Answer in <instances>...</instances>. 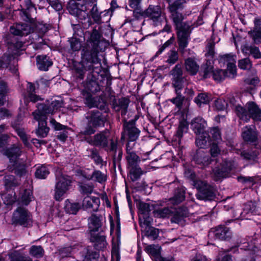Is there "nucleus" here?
<instances>
[{
  "label": "nucleus",
  "instance_id": "nucleus-12",
  "mask_svg": "<svg viewBox=\"0 0 261 261\" xmlns=\"http://www.w3.org/2000/svg\"><path fill=\"white\" fill-rule=\"evenodd\" d=\"M236 164L234 161H224L220 167L213 169L215 179L217 180L221 178H226L229 176L230 171L235 168Z\"/></svg>",
  "mask_w": 261,
  "mask_h": 261
},
{
  "label": "nucleus",
  "instance_id": "nucleus-26",
  "mask_svg": "<svg viewBox=\"0 0 261 261\" xmlns=\"http://www.w3.org/2000/svg\"><path fill=\"white\" fill-rule=\"evenodd\" d=\"M101 216L92 215L88 219L89 228L90 231H96L101 226Z\"/></svg>",
  "mask_w": 261,
  "mask_h": 261
},
{
  "label": "nucleus",
  "instance_id": "nucleus-28",
  "mask_svg": "<svg viewBox=\"0 0 261 261\" xmlns=\"http://www.w3.org/2000/svg\"><path fill=\"white\" fill-rule=\"evenodd\" d=\"M185 66L186 70L192 75H195L199 70V66L192 58H188L185 60Z\"/></svg>",
  "mask_w": 261,
  "mask_h": 261
},
{
  "label": "nucleus",
  "instance_id": "nucleus-32",
  "mask_svg": "<svg viewBox=\"0 0 261 261\" xmlns=\"http://www.w3.org/2000/svg\"><path fill=\"white\" fill-rule=\"evenodd\" d=\"M37 64L40 70L46 71L52 65V62L46 56H38L37 57Z\"/></svg>",
  "mask_w": 261,
  "mask_h": 261
},
{
  "label": "nucleus",
  "instance_id": "nucleus-9",
  "mask_svg": "<svg viewBox=\"0 0 261 261\" xmlns=\"http://www.w3.org/2000/svg\"><path fill=\"white\" fill-rule=\"evenodd\" d=\"M55 174L57 182L55 198L57 200H60L69 190L71 180L69 176L63 174L60 171H57Z\"/></svg>",
  "mask_w": 261,
  "mask_h": 261
},
{
  "label": "nucleus",
  "instance_id": "nucleus-45",
  "mask_svg": "<svg viewBox=\"0 0 261 261\" xmlns=\"http://www.w3.org/2000/svg\"><path fill=\"white\" fill-rule=\"evenodd\" d=\"M173 81L183 79L182 77V71L179 65H176L172 71Z\"/></svg>",
  "mask_w": 261,
  "mask_h": 261
},
{
  "label": "nucleus",
  "instance_id": "nucleus-64",
  "mask_svg": "<svg viewBox=\"0 0 261 261\" xmlns=\"http://www.w3.org/2000/svg\"><path fill=\"white\" fill-rule=\"evenodd\" d=\"M120 255L117 248L113 247L112 250V261H119Z\"/></svg>",
  "mask_w": 261,
  "mask_h": 261
},
{
  "label": "nucleus",
  "instance_id": "nucleus-60",
  "mask_svg": "<svg viewBox=\"0 0 261 261\" xmlns=\"http://www.w3.org/2000/svg\"><path fill=\"white\" fill-rule=\"evenodd\" d=\"M211 133L212 135L213 142H218V141L221 139V136L220 130L218 128H213L211 130Z\"/></svg>",
  "mask_w": 261,
  "mask_h": 261
},
{
  "label": "nucleus",
  "instance_id": "nucleus-44",
  "mask_svg": "<svg viewBox=\"0 0 261 261\" xmlns=\"http://www.w3.org/2000/svg\"><path fill=\"white\" fill-rule=\"evenodd\" d=\"M168 59L167 62L170 64H174L178 59V55L176 51L174 50H170L167 53Z\"/></svg>",
  "mask_w": 261,
  "mask_h": 261
},
{
  "label": "nucleus",
  "instance_id": "nucleus-13",
  "mask_svg": "<svg viewBox=\"0 0 261 261\" xmlns=\"http://www.w3.org/2000/svg\"><path fill=\"white\" fill-rule=\"evenodd\" d=\"M63 101L62 100H54L50 103L47 104L39 103L37 105V110L35 111L39 115L53 114L59 108L62 107Z\"/></svg>",
  "mask_w": 261,
  "mask_h": 261
},
{
  "label": "nucleus",
  "instance_id": "nucleus-36",
  "mask_svg": "<svg viewBox=\"0 0 261 261\" xmlns=\"http://www.w3.org/2000/svg\"><path fill=\"white\" fill-rule=\"evenodd\" d=\"M84 253V261H97L99 257V254L95 251L87 248L85 249Z\"/></svg>",
  "mask_w": 261,
  "mask_h": 261
},
{
  "label": "nucleus",
  "instance_id": "nucleus-24",
  "mask_svg": "<svg viewBox=\"0 0 261 261\" xmlns=\"http://www.w3.org/2000/svg\"><path fill=\"white\" fill-rule=\"evenodd\" d=\"M124 127V130L127 133L130 141H134L138 138L140 130L135 127V123L133 121H129L125 124Z\"/></svg>",
  "mask_w": 261,
  "mask_h": 261
},
{
  "label": "nucleus",
  "instance_id": "nucleus-14",
  "mask_svg": "<svg viewBox=\"0 0 261 261\" xmlns=\"http://www.w3.org/2000/svg\"><path fill=\"white\" fill-rule=\"evenodd\" d=\"M143 216L140 219V223L141 228L143 229L146 236L152 240H155L159 236V230L150 226L151 218L149 217H147L146 215Z\"/></svg>",
  "mask_w": 261,
  "mask_h": 261
},
{
  "label": "nucleus",
  "instance_id": "nucleus-61",
  "mask_svg": "<svg viewBox=\"0 0 261 261\" xmlns=\"http://www.w3.org/2000/svg\"><path fill=\"white\" fill-rule=\"evenodd\" d=\"M15 50L13 54V55H19V50H23L25 49V46L24 44L21 41H17L14 45Z\"/></svg>",
  "mask_w": 261,
  "mask_h": 261
},
{
  "label": "nucleus",
  "instance_id": "nucleus-19",
  "mask_svg": "<svg viewBox=\"0 0 261 261\" xmlns=\"http://www.w3.org/2000/svg\"><path fill=\"white\" fill-rule=\"evenodd\" d=\"M242 137L247 142L253 143L257 140V133L254 126L248 125L242 129Z\"/></svg>",
  "mask_w": 261,
  "mask_h": 261
},
{
  "label": "nucleus",
  "instance_id": "nucleus-41",
  "mask_svg": "<svg viewBox=\"0 0 261 261\" xmlns=\"http://www.w3.org/2000/svg\"><path fill=\"white\" fill-rule=\"evenodd\" d=\"M5 184L6 188H12L18 185V181L13 175H7L5 177Z\"/></svg>",
  "mask_w": 261,
  "mask_h": 261
},
{
  "label": "nucleus",
  "instance_id": "nucleus-39",
  "mask_svg": "<svg viewBox=\"0 0 261 261\" xmlns=\"http://www.w3.org/2000/svg\"><path fill=\"white\" fill-rule=\"evenodd\" d=\"M173 211L168 207L163 208H159L154 211V215L158 218H167L169 217Z\"/></svg>",
  "mask_w": 261,
  "mask_h": 261
},
{
  "label": "nucleus",
  "instance_id": "nucleus-55",
  "mask_svg": "<svg viewBox=\"0 0 261 261\" xmlns=\"http://www.w3.org/2000/svg\"><path fill=\"white\" fill-rule=\"evenodd\" d=\"M184 100V96L181 94H176L175 98L171 99L170 100L174 104L176 107L179 109L181 108L183 101Z\"/></svg>",
  "mask_w": 261,
  "mask_h": 261
},
{
  "label": "nucleus",
  "instance_id": "nucleus-46",
  "mask_svg": "<svg viewBox=\"0 0 261 261\" xmlns=\"http://www.w3.org/2000/svg\"><path fill=\"white\" fill-rule=\"evenodd\" d=\"M43 252V250L40 246H33L30 250V254L36 257L42 256Z\"/></svg>",
  "mask_w": 261,
  "mask_h": 261
},
{
  "label": "nucleus",
  "instance_id": "nucleus-50",
  "mask_svg": "<svg viewBox=\"0 0 261 261\" xmlns=\"http://www.w3.org/2000/svg\"><path fill=\"white\" fill-rule=\"evenodd\" d=\"M172 85L175 88L176 94H181V90L184 87L183 79L173 81Z\"/></svg>",
  "mask_w": 261,
  "mask_h": 261
},
{
  "label": "nucleus",
  "instance_id": "nucleus-17",
  "mask_svg": "<svg viewBox=\"0 0 261 261\" xmlns=\"http://www.w3.org/2000/svg\"><path fill=\"white\" fill-rule=\"evenodd\" d=\"M230 232L228 228L220 226L211 229L208 236L215 239L226 240L230 237Z\"/></svg>",
  "mask_w": 261,
  "mask_h": 261
},
{
  "label": "nucleus",
  "instance_id": "nucleus-54",
  "mask_svg": "<svg viewBox=\"0 0 261 261\" xmlns=\"http://www.w3.org/2000/svg\"><path fill=\"white\" fill-rule=\"evenodd\" d=\"M7 91V86L5 82L0 81V106L3 105L5 101V93Z\"/></svg>",
  "mask_w": 261,
  "mask_h": 261
},
{
  "label": "nucleus",
  "instance_id": "nucleus-35",
  "mask_svg": "<svg viewBox=\"0 0 261 261\" xmlns=\"http://www.w3.org/2000/svg\"><path fill=\"white\" fill-rule=\"evenodd\" d=\"M80 207L81 205L79 203H71L68 200L65 201V208L68 213L76 214Z\"/></svg>",
  "mask_w": 261,
  "mask_h": 261
},
{
  "label": "nucleus",
  "instance_id": "nucleus-22",
  "mask_svg": "<svg viewBox=\"0 0 261 261\" xmlns=\"http://www.w3.org/2000/svg\"><path fill=\"white\" fill-rule=\"evenodd\" d=\"M254 42L256 44L261 43V20L255 18L254 20V28L248 32Z\"/></svg>",
  "mask_w": 261,
  "mask_h": 261
},
{
  "label": "nucleus",
  "instance_id": "nucleus-3",
  "mask_svg": "<svg viewBox=\"0 0 261 261\" xmlns=\"http://www.w3.org/2000/svg\"><path fill=\"white\" fill-rule=\"evenodd\" d=\"M206 126V121L200 117L195 118L191 123V129L197 135L196 144L200 148H204L210 144V136L205 130Z\"/></svg>",
  "mask_w": 261,
  "mask_h": 261
},
{
  "label": "nucleus",
  "instance_id": "nucleus-57",
  "mask_svg": "<svg viewBox=\"0 0 261 261\" xmlns=\"http://www.w3.org/2000/svg\"><path fill=\"white\" fill-rule=\"evenodd\" d=\"M70 41L71 48L73 51H78L81 49L82 44L79 39L73 38Z\"/></svg>",
  "mask_w": 261,
  "mask_h": 261
},
{
  "label": "nucleus",
  "instance_id": "nucleus-59",
  "mask_svg": "<svg viewBox=\"0 0 261 261\" xmlns=\"http://www.w3.org/2000/svg\"><path fill=\"white\" fill-rule=\"evenodd\" d=\"M214 70L213 69V67L210 64L209 65H205V67H204L203 69V77L204 78H208L213 76V71Z\"/></svg>",
  "mask_w": 261,
  "mask_h": 261
},
{
  "label": "nucleus",
  "instance_id": "nucleus-56",
  "mask_svg": "<svg viewBox=\"0 0 261 261\" xmlns=\"http://www.w3.org/2000/svg\"><path fill=\"white\" fill-rule=\"evenodd\" d=\"M16 132L22 141L24 145L28 146L29 144V142L28 141V137L26 135L24 129L22 128H17L16 129Z\"/></svg>",
  "mask_w": 261,
  "mask_h": 261
},
{
  "label": "nucleus",
  "instance_id": "nucleus-4",
  "mask_svg": "<svg viewBox=\"0 0 261 261\" xmlns=\"http://www.w3.org/2000/svg\"><path fill=\"white\" fill-rule=\"evenodd\" d=\"M220 61L227 63V72L222 69L215 70L213 73L214 80L221 81L224 79L226 76L233 77L237 73L236 56L232 54L224 55L221 56Z\"/></svg>",
  "mask_w": 261,
  "mask_h": 261
},
{
  "label": "nucleus",
  "instance_id": "nucleus-27",
  "mask_svg": "<svg viewBox=\"0 0 261 261\" xmlns=\"http://www.w3.org/2000/svg\"><path fill=\"white\" fill-rule=\"evenodd\" d=\"M171 13L172 20L176 26L177 30L181 29L185 26H190L185 23H182L183 16L182 14L177 12V11H170Z\"/></svg>",
  "mask_w": 261,
  "mask_h": 261
},
{
  "label": "nucleus",
  "instance_id": "nucleus-52",
  "mask_svg": "<svg viewBox=\"0 0 261 261\" xmlns=\"http://www.w3.org/2000/svg\"><path fill=\"white\" fill-rule=\"evenodd\" d=\"M185 198V193L183 191L178 192L175 196L170 199L171 202L173 204H177L182 201Z\"/></svg>",
  "mask_w": 261,
  "mask_h": 261
},
{
  "label": "nucleus",
  "instance_id": "nucleus-10",
  "mask_svg": "<svg viewBox=\"0 0 261 261\" xmlns=\"http://www.w3.org/2000/svg\"><path fill=\"white\" fill-rule=\"evenodd\" d=\"M12 222L15 225L29 227L32 225V216L27 209L20 206L14 211Z\"/></svg>",
  "mask_w": 261,
  "mask_h": 261
},
{
  "label": "nucleus",
  "instance_id": "nucleus-42",
  "mask_svg": "<svg viewBox=\"0 0 261 261\" xmlns=\"http://www.w3.org/2000/svg\"><path fill=\"white\" fill-rule=\"evenodd\" d=\"M188 130V124L186 121H181L180 122L179 126L176 133V135L178 138H181L183 134L187 133Z\"/></svg>",
  "mask_w": 261,
  "mask_h": 261
},
{
  "label": "nucleus",
  "instance_id": "nucleus-37",
  "mask_svg": "<svg viewBox=\"0 0 261 261\" xmlns=\"http://www.w3.org/2000/svg\"><path fill=\"white\" fill-rule=\"evenodd\" d=\"M107 179V176L106 174L101 172L99 170H95L92 173L91 180L102 184L106 182Z\"/></svg>",
  "mask_w": 261,
  "mask_h": 261
},
{
  "label": "nucleus",
  "instance_id": "nucleus-40",
  "mask_svg": "<svg viewBox=\"0 0 261 261\" xmlns=\"http://www.w3.org/2000/svg\"><path fill=\"white\" fill-rule=\"evenodd\" d=\"M11 261H32L29 256H23L17 251H15L9 255Z\"/></svg>",
  "mask_w": 261,
  "mask_h": 261
},
{
  "label": "nucleus",
  "instance_id": "nucleus-62",
  "mask_svg": "<svg viewBox=\"0 0 261 261\" xmlns=\"http://www.w3.org/2000/svg\"><path fill=\"white\" fill-rule=\"evenodd\" d=\"M49 5L56 11H60L62 9V6L58 0H47Z\"/></svg>",
  "mask_w": 261,
  "mask_h": 261
},
{
  "label": "nucleus",
  "instance_id": "nucleus-7",
  "mask_svg": "<svg viewBox=\"0 0 261 261\" xmlns=\"http://www.w3.org/2000/svg\"><path fill=\"white\" fill-rule=\"evenodd\" d=\"M126 150L125 158L129 170L130 177L132 180L135 181L143 174V171L139 166L141 159L128 144L126 145Z\"/></svg>",
  "mask_w": 261,
  "mask_h": 261
},
{
  "label": "nucleus",
  "instance_id": "nucleus-15",
  "mask_svg": "<svg viewBox=\"0 0 261 261\" xmlns=\"http://www.w3.org/2000/svg\"><path fill=\"white\" fill-rule=\"evenodd\" d=\"M190 26H185L183 29L177 30L179 51L184 55L189 40L190 34Z\"/></svg>",
  "mask_w": 261,
  "mask_h": 261
},
{
  "label": "nucleus",
  "instance_id": "nucleus-18",
  "mask_svg": "<svg viewBox=\"0 0 261 261\" xmlns=\"http://www.w3.org/2000/svg\"><path fill=\"white\" fill-rule=\"evenodd\" d=\"M108 132H101L95 135L93 138H88L87 141L91 145L106 147L108 143Z\"/></svg>",
  "mask_w": 261,
  "mask_h": 261
},
{
  "label": "nucleus",
  "instance_id": "nucleus-58",
  "mask_svg": "<svg viewBox=\"0 0 261 261\" xmlns=\"http://www.w3.org/2000/svg\"><path fill=\"white\" fill-rule=\"evenodd\" d=\"M148 210H149V205L145 203H141L140 204V214H139V222L140 223V219L142 218L145 215H146L147 217H149L148 215Z\"/></svg>",
  "mask_w": 261,
  "mask_h": 261
},
{
  "label": "nucleus",
  "instance_id": "nucleus-31",
  "mask_svg": "<svg viewBox=\"0 0 261 261\" xmlns=\"http://www.w3.org/2000/svg\"><path fill=\"white\" fill-rule=\"evenodd\" d=\"M145 251L149 255L157 257L156 261H171L166 258L158 256L160 254V247L158 245H148L145 248Z\"/></svg>",
  "mask_w": 261,
  "mask_h": 261
},
{
  "label": "nucleus",
  "instance_id": "nucleus-2",
  "mask_svg": "<svg viewBox=\"0 0 261 261\" xmlns=\"http://www.w3.org/2000/svg\"><path fill=\"white\" fill-rule=\"evenodd\" d=\"M215 107L218 110L226 109H235L237 115L245 122L250 118L255 121H261V111L253 102H249L246 105L247 110L241 105L237 104V100L232 94H228L222 100L221 98L215 100Z\"/></svg>",
  "mask_w": 261,
  "mask_h": 261
},
{
  "label": "nucleus",
  "instance_id": "nucleus-23",
  "mask_svg": "<svg viewBox=\"0 0 261 261\" xmlns=\"http://www.w3.org/2000/svg\"><path fill=\"white\" fill-rule=\"evenodd\" d=\"M241 48L242 53L246 55H251L255 59L261 58V53L258 47L253 45L245 44L242 45Z\"/></svg>",
  "mask_w": 261,
  "mask_h": 261
},
{
  "label": "nucleus",
  "instance_id": "nucleus-34",
  "mask_svg": "<svg viewBox=\"0 0 261 261\" xmlns=\"http://www.w3.org/2000/svg\"><path fill=\"white\" fill-rule=\"evenodd\" d=\"M49 173V171L47 166L44 165H38L36 167L35 176L39 179H44Z\"/></svg>",
  "mask_w": 261,
  "mask_h": 261
},
{
  "label": "nucleus",
  "instance_id": "nucleus-5",
  "mask_svg": "<svg viewBox=\"0 0 261 261\" xmlns=\"http://www.w3.org/2000/svg\"><path fill=\"white\" fill-rule=\"evenodd\" d=\"M22 151L20 146L13 145L6 150L5 154L9 159L10 162L13 164L12 170L19 176L25 175L27 173V166L21 161H19V157Z\"/></svg>",
  "mask_w": 261,
  "mask_h": 261
},
{
  "label": "nucleus",
  "instance_id": "nucleus-6",
  "mask_svg": "<svg viewBox=\"0 0 261 261\" xmlns=\"http://www.w3.org/2000/svg\"><path fill=\"white\" fill-rule=\"evenodd\" d=\"M88 123L86 126L82 130L79 134L82 135H90L95 132V128L97 127L103 126L106 118L105 116L98 111L90 112L86 116Z\"/></svg>",
  "mask_w": 261,
  "mask_h": 261
},
{
  "label": "nucleus",
  "instance_id": "nucleus-8",
  "mask_svg": "<svg viewBox=\"0 0 261 261\" xmlns=\"http://www.w3.org/2000/svg\"><path fill=\"white\" fill-rule=\"evenodd\" d=\"M140 14L144 18H148L155 27L161 25L164 22H167L165 14L162 12L161 7L158 5H150L146 9L141 11Z\"/></svg>",
  "mask_w": 261,
  "mask_h": 261
},
{
  "label": "nucleus",
  "instance_id": "nucleus-49",
  "mask_svg": "<svg viewBox=\"0 0 261 261\" xmlns=\"http://www.w3.org/2000/svg\"><path fill=\"white\" fill-rule=\"evenodd\" d=\"M83 95L85 98L86 104L89 107L92 108L96 106L95 100L90 93L83 91Z\"/></svg>",
  "mask_w": 261,
  "mask_h": 261
},
{
  "label": "nucleus",
  "instance_id": "nucleus-29",
  "mask_svg": "<svg viewBox=\"0 0 261 261\" xmlns=\"http://www.w3.org/2000/svg\"><path fill=\"white\" fill-rule=\"evenodd\" d=\"M195 162L197 164L205 167L211 163L212 160L210 159L207 154L205 153L202 150H199L197 152Z\"/></svg>",
  "mask_w": 261,
  "mask_h": 261
},
{
  "label": "nucleus",
  "instance_id": "nucleus-11",
  "mask_svg": "<svg viewBox=\"0 0 261 261\" xmlns=\"http://www.w3.org/2000/svg\"><path fill=\"white\" fill-rule=\"evenodd\" d=\"M194 186L198 190L196 194L198 199L210 200L215 196L214 187L207 185L205 181L200 180L195 181Z\"/></svg>",
  "mask_w": 261,
  "mask_h": 261
},
{
  "label": "nucleus",
  "instance_id": "nucleus-47",
  "mask_svg": "<svg viewBox=\"0 0 261 261\" xmlns=\"http://www.w3.org/2000/svg\"><path fill=\"white\" fill-rule=\"evenodd\" d=\"M80 188L81 193L89 194L92 193L94 189V186L92 184H82L80 186Z\"/></svg>",
  "mask_w": 261,
  "mask_h": 261
},
{
  "label": "nucleus",
  "instance_id": "nucleus-33",
  "mask_svg": "<svg viewBox=\"0 0 261 261\" xmlns=\"http://www.w3.org/2000/svg\"><path fill=\"white\" fill-rule=\"evenodd\" d=\"M129 102L128 99L126 98L123 97L120 98L114 103V108L117 111L122 110L121 114L124 115L126 114Z\"/></svg>",
  "mask_w": 261,
  "mask_h": 261
},
{
  "label": "nucleus",
  "instance_id": "nucleus-20",
  "mask_svg": "<svg viewBox=\"0 0 261 261\" xmlns=\"http://www.w3.org/2000/svg\"><path fill=\"white\" fill-rule=\"evenodd\" d=\"M100 203V199L97 197L86 196L83 201V206L84 208L90 211H97Z\"/></svg>",
  "mask_w": 261,
  "mask_h": 261
},
{
  "label": "nucleus",
  "instance_id": "nucleus-25",
  "mask_svg": "<svg viewBox=\"0 0 261 261\" xmlns=\"http://www.w3.org/2000/svg\"><path fill=\"white\" fill-rule=\"evenodd\" d=\"M82 10L76 8H72L71 6L68 7V10L70 13L73 15L76 16L79 19L81 20H86L89 21L88 14L86 10V7L82 6Z\"/></svg>",
  "mask_w": 261,
  "mask_h": 261
},
{
  "label": "nucleus",
  "instance_id": "nucleus-21",
  "mask_svg": "<svg viewBox=\"0 0 261 261\" xmlns=\"http://www.w3.org/2000/svg\"><path fill=\"white\" fill-rule=\"evenodd\" d=\"M10 32L17 36H25L33 31L30 25L27 23H17L11 27Z\"/></svg>",
  "mask_w": 261,
  "mask_h": 261
},
{
  "label": "nucleus",
  "instance_id": "nucleus-16",
  "mask_svg": "<svg viewBox=\"0 0 261 261\" xmlns=\"http://www.w3.org/2000/svg\"><path fill=\"white\" fill-rule=\"evenodd\" d=\"M34 119L38 122V128L37 134L38 136L44 138L49 132V128L46 126V117L44 115H39L36 112L33 113Z\"/></svg>",
  "mask_w": 261,
  "mask_h": 261
},
{
  "label": "nucleus",
  "instance_id": "nucleus-63",
  "mask_svg": "<svg viewBox=\"0 0 261 261\" xmlns=\"http://www.w3.org/2000/svg\"><path fill=\"white\" fill-rule=\"evenodd\" d=\"M73 251L74 248L69 246L62 248L60 250V254L62 257H65L69 256Z\"/></svg>",
  "mask_w": 261,
  "mask_h": 261
},
{
  "label": "nucleus",
  "instance_id": "nucleus-53",
  "mask_svg": "<svg viewBox=\"0 0 261 261\" xmlns=\"http://www.w3.org/2000/svg\"><path fill=\"white\" fill-rule=\"evenodd\" d=\"M12 58H14L13 55L10 56L8 55H4L2 59H0V67H8V66L10 64Z\"/></svg>",
  "mask_w": 261,
  "mask_h": 261
},
{
  "label": "nucleus",
  "instance_id": "nucleus-51",
  "mask_svg": "<svg viewBox=\"0 0 261 261\" xmlns=\"http://www.w3.org/2000/svg\"><path fill=\"white\" fill-rule=\"evenodd\" d=\"M238 66L242 69L248 70L250 69L252 64L249 58H245L239 61Z\"/></svg>",
  "mask_w": 261,
  "mask_h": 261
},
{
  "label": "nucleus",
  "instance_id": "nucleus-30",
  "mask_svg": "<svg viewBox=\"0 0 261 261\" xmlns=\"http://www.w3.org/2000/svg\"><path fill=\"white\" fill-rule=\"evenodd\" d=\"M35 87L32 83H28L27 86V92L24 95V98L30 99V101L35 102L39 100L40 97L36 95Z\"/></svg>",
  "mask_w": 261,
  "mask_h": 261
},
{
  "label": "nucleus",
  "instance_id": "nucleus-43",
  "mask_svg": "<svg viewBox=\"0 0 261 261\" xmlns=\"http://www.w3.org/2000/svg\"><path fill=\"white\" fill-rule=\"evenodd\" d=\"M32 192L31 190H25L21 196V202L25 205H28L33 199Z\"/></svg>",
  "mask_w": 261,
  "mask_h": 261
},
{
  "label": "nucleus",
  "instance_id": "nucleus-48",
  "mask_svg": "<svg viewBox=\"0 0 261 261\" xmlns=\"http://www.w3.org/2000/svg\"><path fill=\"white\" fill-rule=\"evenodd\" d=\"M186 3V0H177L169 6V11H177L178 9H182Z\"/></svg>",
  "mask_w": 261,
  "mask_h": 261
},
{
  "label": "nucleus",
  "instance_id": "nucleus-1",
  "mask_svg": "<svg viewBox=\"0 0 261 261\" xmlns=\"http://www.w3.org/2000/svg\"><path fill=\"white\" fill-rule=\"evenodd\" d=\"M100 34L96 30H93L85 46L82 49V56L86 62L84 64H78L75 70L80 75H83L85 70L99 73L101 71V60L98 57Z\"/></svg>",
  "mask_w": 261,
  "mask_h": 261
},
{
  "label": "nucleus",
  "instance_id": "nucleus-38",
  "mask_svg": "<svg viewBox=\"0 0 261 261\" xmlns=\"http://www.w3.org/2000/svg\"><path fill=\"white\" fill-rule=\"evenodd\" d=\"M212 99L210 94L207 93H200L195 99V102L199 106L202 104H207Z\"/></svg>",
  "mask_w": 261,
  "mask_h": 261
}]
</instances>
